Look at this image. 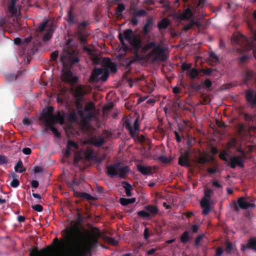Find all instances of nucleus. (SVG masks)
I'll return each mask as SVG.
<instances>
[{
    "label": "nucleus",
    "instance_id": "obj_62",
    "mask_svg": "<svg viewBox=\"0 0 256 256\" xmlns=\"http://www.w3.org/2000/svg\"><path fill=\"white\" fill-rule=\"evenodd\" d=\"M86 156L88 158L92 159L94 157V152L93 150H88L86 151Z\"/></svg>",
    "mask_w": 256,
    "mask_h": 256
},
{
    "label": "nucleus",
    "instance_id": "obj_11",
    "mask_svg": "<svg viewBox=\"0 0 256 256\" xmlns=\"http://www.w3.org/2000/svg\"><path fill=\"white\" fill-rule=\"evenodd\" d=\"M244 197H240L238 200L237 204L234 202V205L232 206L234 210L236 212L239 211V208L243 210H246L249 208H254L256 207L254 204L248 202L246 201Z\"/></svg>",
    "mask_w": 256,
    "mask_h": 256
},
{
    "label": "nucleus",
    "instance_id": "obj_34",
    "mask_svg": "<svg viewBox=\"0 0 256 256\" xmlns=\"http://www.w3.org/2000/svg\"><path fill=\"white\" fill-rule=\"evenodd\" d=\"M14 168L16 172H18L19 173H22L26 170L25 168H23V164L21 160H19L18 161L16 165L14 166Z\"/></svg>",
    "mask_w": 256,
    "mask_h": 256
},
{
    "label": "nucleus",
    "instance_id": "obj_10",
    "mask_svg": "<svg viewBox=\"0 0 256 256\" xmlns=\"http://www.w3.org/2000/svg\"><path fill=\"white\" fill-rule=\"evenodd\" d=\"M44 119L46 126L50 130L56 137L60 138V132L56 128L53 126V125L57 122L58 120L56 118L52 116L48 118L46 115H44Z\"/></svg>",
    "mask_w": 256,
    "mask_h": 256
},
{
    "label": "nucleus",
    "instance_id": "obj_42",
    "mask_svg": "<svg viewBox=\"0 0 256 256\" xmlns=\"http://www.w3.org/2000/svg\"><path fill=\"white\" fill-rule=\"evenodd\" d=\"M238 140L235 138H231L227 143V146L230 148H236L237 146Z\"/></svg>",
    "mask_w": 256,
    "mask_h": 256
},
{
    "label": "nucleus",
    "instance_id": "obj_48",
    "mask_svg": "<svg viewBox=\"0 0 256 256\" xmlns=\"http://www.w3.org/2000/svg\"><path fill=\"white\" fill-rule=\"evenodd\" d=\"M67 148L72 150V148L76 149H78V144L72 140H69L68 142Z\"/></svg>",
    "mask_w": 256,
    "mask_h": 256
},
{
    "label": "nucleus",
    "instance_id": "obj_20",
    "mask_svg": "<svg viewBox=\"0 0 256 256\" xmlns=\"http://www.w3.org/2000/svg\"><path fill=\"white\" fill-rule=\"evenodd\" d=\"M138 170L143 175L150 176L152 174V168L150 166L138 165Z\"/></svg>",
    "mask_w": 256,
    "mask_h": 256
},
{
    "label": "nucleus",
    "instance_id": "obj_31",
    "mask_svg": "<svg viewBox=\"0 0 256 256\" xmlns=\"http://www.w3.org/2000/svg\"><path fill=\"white\" fill-rule=\"evenodd\" d=\"M54 32V30L52 28H48L46 29V33L44 34L42 38V40L44 42H47L48 40L51 38L52 33Z\"/></svg>",
    "mask_w": 256,
    "mask_h": 256
},
{
    "label": "nucleus",
    "instance_id": "obj_58",
    "mask_svg": "<svg viewBox=\"0 0 256 256\" xmlns=\"http://www.w3.org/2000/svg\"><path fill=\"white\" fill-rule=\"evenodd\" d=\"M158 159L159 160L164 164H168L170 162V160L164 156H158Z\"/></svg>",
    "mask_w": 256,
    "mask_h": 256
},
{
    "label": "nucleus",
    "instance_id": "obj_38",
    "mask_svg": "<svg viewBox=\"0 0 256 256\" xmlns=\"http://www.w3.org/2000/svg\"><path fill=\"white\" fill-rule=\"evenodd\" d=\"M226 252L227 254H230L232 253V251L234 250V246L232 242L227 241L226 243Z\"/></svg>",
    "mask_w": 256,
    "mask_h": 256
},
{
    "label": "nucleus",
    "instance_id": "obj_55",
    "mask_svg": "<svg viewBox=\"0 0 256 256\" xmlns=\"http://www.w3.org/2000/svg\"><path fill=\"white\" fill-rule=\"evenodd\" d=\"M228 154L226 150H224L220 154L219 158L224 161L228 162V160L226 158V156H228Z\"/></svg>",
    "mask_w": 256,
    "mask_h": 256
},
{
    "label": "nucleus",
    "instance_id": "obj_53",
    "mask_svg": "<svg viewBox=\"0 0 256 256\" xmlns=\"http://www.w3.org/2000/svg\"><path fill=\"white\" fill-rule=\"evenodd\" d=\"M202 84V86H204L206 89H209L212 86V82L209 78H206Z\"/></svg>",
    "mask_w": 256,
    "mask_h": 256
},
{
    "label": "nucleus",
    "instance_id": "obj_32",
    "mask_svg": "<svg viewBox=\"0 0 256 256\" xmlns=\"http://www.w3.org/2000/svg\"><path fill=\"white\" fill-rule=\"evenodd\" d=\"M68 122H76L78 118V114L74 110L68 114Z\"/></svg>",
    "mask_w": 256,
    "mask_h": 256
},
{
    "label": "nucleus",
    "instance_id": "obj_50",
    "mask_svg": "<svg viewBox=\"0 0 256 256\" xmlns=\"http://www.w3.org/2000/svg\"><path fill=\"white\" fill-rule=\"evenodd\" d=\"M244 130V126L242 123H240L237 124V132L238 134L241 135Z\"/></svg>",
    "mask_w": 256,
    "mask_h": 256
},
{
    "label": "nucleus",
    "instance_id": "obj_57",
    "mask_svg": "<svg viewBox=\"0 0 256 256\" xmlns=\"http://www.w3.org/2000/svg\"><path fill=\"white\" fill-rule=\"evenodd\" d=\"M8 162V159L4 155L0 154V165L7 164Z\"/></svg>",
    "mask_w": 256,
    "mask_h": 256
},
{
    "label": "nucleus",
    "instance_id": "obj_13",
    "mask_svg": "<svg viewBox=\"0 0 256 256\" xmlns=\"http://www.w3.org/2000/svg\"><path fill=\"white\" fill-rule=\"evenodd\" d=\"M55 246L52 244L48 246L46 248L41 249L40 251L37 248H36L34 250H30V256H48L52 248Z\"/></svg>",
    "mask_w": 256,
    "mask_h": 256
},
{
    "label": "nucleus",
    "instance_id": "obj_59",
    "mask_svg": "<svg viewBox=\"0 0 256 256\" xmlns=\"http://www.w3.org/2000/svg\"><path fill=\"white\" fill-rule=\"evenodd\" d=\"M20 184V182L17 178H14L10 182V185L12 187L16 188H17Z\"/></svg>",
    "mask_w": 256,
    "mask_h": 256
},
{
    "label": "nucleus",
    "instance_id": "obj_37",
    "mask_svg": "<svg viewBox=\"0 0 256 256\" xmlns=\"http://www.w3.org/2000/svg\"><path fill=\"white\" fill-rule=\"evenodd\" d=\"M53 111H54V108L52 106L48 107V110H47V114L46 113L42 114L40 116V120L44 121V115H46L48 116V118H50V117L54 116L52 114Z\"/></svg>",
    "mask_w": 256,
    "mask_h": 256
},
{
    "label": "nucleus",
    "instance_id": "obj_28",
    "mask_svg": "<svg viewBox=\"0 0 256 256\" xmlns=\"http://www.w3.org/2000/svg\"><path fill=\"white\" fill-rule=\"evenodd\" d=\"M156 44L154 42H150L146 44L144 46H142V48H141V52L142 53L145 54L146 53L148 50L152 48H154V46H156Z\"/></svg>",
    "mask_w": 256,
    "mask_h": 256
},
{
    "label": "nucleus",
    "instance_id": "obj_26",
    "mask_svg": "<svg viewBox=\"0 0 256 256\" xmlns=\"http://www.w3.org/2000/svg\"><path fill=\"white\" fill-rule=\"evenodd\" d=\"M213 156H210L208 154L200 157L198 160V162L202 164L209 163L210 161L214 160Z\"/></svg>",
    "mask_w": 256,
    "mask_h": 256
},
{
    "label": "nucleus",
    "instance_id": "obj_52",
    "mask_svg": "<svg viewBox=\"0 0 256 256\" xmlns=\"http://www.w3.org/2000/svg\"><path fill=\"white\" fill-rule=\"evenodd\" d=\"M214 70H215L210 68H202L200 70L201 72H203L205 75L208 76H211Z\"/></svg>",
    "mask_w": 256,
    "mask_h": 256
},
{
    "label": "nucleus",
    "instance_id": "obj_19",
    "mask_svg": "<svg viewBox=\"0 0 256 256\" xmlns=\"http://www.w3.org/2000/svg\"><path fill=\"white\" fill-rule=\"evenodd\" d=\"M178 164L182 166L189 168L191 166L190 162L189 154L186 152L184 155H182L179 158Z\"/></svg>",
    "mask_w": 256,
    "mask_h": 256
},
{
    "label": "nucleus",
    "instance_id": "obj_23",
    "mask_svg": "<svg viewBox=\"0 0 256 256\" xmlns=\"http://www.w3.org/2000/svg\"><path fill=\"white\" fill-rule=\"evenodd\" d=\"M154 24V20L152 18H149L147 19L146 22L143 28V33L145 36L148 34L151 29L150 28Z\"/></svg>",
    "mask_w": 256,
    "mask_h": 256
},
{
    "label": "nucleus",
    "instance_id": "obj_45",
    "mask_svg": "<svg viewBox=\"0 0 256 256\" xmlns=\"http://www.w3.org/2000/svg\"><path fill=\"white\" fill-rule=\"evenodd\" d=\"M133 14L136 17L144 16H146V12L144 10H135L133 12Z\"/></svg>",
    "mask_w": 256,
    "mask_h": 256
},
{
    "label": "nucleus",
    "instance_id": "obj_2",
    "mask_svg": "<svg viewBox=\"0 0 256 256\" xmlns=\"http://www.w3.org/2000/svg\"><path fill=\"white\" fill-rule=\"evenodd\" d=\"M102 66L104 68H94L92 70L90 78V82H98L100 80L104 82L107 80L109 76V70L113 73H116L117 71L116 64L108 58H103Z\"/></svg>",
    "mask_w": 256,
    "mask_h": 256
},
{
    "label": "nucleus",
    "instance_id": "obj_40",
    "mask_svg": "<svg viewBox=\"0 0 256 256\" xmlns=\"http://www.w3.org/2000/svg\"><path fill=\"white\" fill-rule=\"evenodd\" d=\"M125 10V6L122 3L118 4V7L116 8V13L118 15H121Z\"/></svg>",
    "mask_w": 256,
    "mask_h": 256
},
{
    "label": "nucleus",
    "instance_id": "obj_6",
    "mask_svg": "<svg viewBox=\"0 0 256 256\" xmlns=\"http://www.w3.org/2000/svg\"><path fill=\"white\" fill-rule=\"evenodd\" d=\"M204 196L200 202V206L203 209L202 214L207 215L210 210V199L211 196L214 194V191L210 188H206L204 190Z\"/></svg>",
    "mask_w": 256,
    "mask_h": 256
},
{
    "label": "nucleus",
    "instance_id": "obj_14",
    "mask_svg": "<svg viewBox=\"0 0 256 256\" xmlns=\"http://www.w3.org/2000/svg\"><path fill=\"white\" fill-rule=\"evenodd\" d=\"M124 126L128 130L129 133L132 137H134L136 132L139 130L140 124L138 119L134 120V129L132 126L129 120H127L124 122Z\"/></svg>",
    "mask_w": 256,
    "mask_h": 256
},
{
    "label": "nucleus",
    "instance_id": "obj_60",
    "mask_svg": "<svg viewBox=\"0 0 256 256\" xmlns=\"http://www.w3.org/2000/svg\"><path fill=\"white\" fill-rule=\"evenodd\" d=\"M32 208L38 212H41L43 210V207L39 204L32 206Z\"/></svg>",
    "mask_w": 256,
    "mask_h": 256
},
{
    "label": "nucleus",
    "instance_id": "obj_8",
    "mask_svg": "<svg viewBox=\"0 0 256 256\" xmlns=\"http://www.w3.org/2000/svg\"><path fill=\"white\" fill-rule=\"evenodd\" d=\"M88 24V21L84 20L79 23L78 26L76 36L80 42L82 44H87V36L86 32L82 28H86Z\"/></svg>",
    "mask_w": 256,
    "mask_h": 256
},
{
    "label": "nucleus",
    "instance_id": "obj_36",
    "mask_svg": "<svg viewBox=\"0 0 256 256\" xmlns=\"http://www.w3.org/2000/svg\"><path fill=\"white\" fill-rule=\"evenodd\" d=\"M169 25V21L166 18H164L158 24V26L159 29H166Z\"/></svg>",
    "mask_w": 256,
    "mask_h": 256
},
{
    "label": "nucleus",
    "instance_id": "obj_63",
    "mask_svg": "<svg viewBox=\"0 0 256 256\" xmlns=\"http://www.w3.org/2000/svg\"><path fill=\"white\" fill-rule=\"evenodd\" d=\"M210 58L212 60L215 62H217L219 60L218 57L214 52L210 54Z\"/></svg>",
    "mask_w": 256,
    "mask_h": 256
},
{
    "label": "nucleus",
    "instance_id": "obj_29",
    "mask_svg": "<svg viewBox=\"0 0 256 256\" xmlns=\"http://www.w3.org/2000/svg\"><path fill=\"white\" fill-rule=\"evenodd\" d=\"M130 171V168L128 166L119 168L118 175L120 178H124Z\"/></svg>",
    "mask_w": 256,
    "mask_h": 256
},
{
    "label": "nucleus",
    "instance_id": "obj_17",
    "mask_svg": "<svg viewBox=\"0 0 256 256\" xmlns=\"http://www.w3.org/2000/svg\"><path fill=\"white\" fill-rule=\"evenodd\" d=\"M87 93L85 86L80 84L76 87L74 91V96L76 98L84 99V96Z\"/></svg>",
    "mask_w": 256,
    "mask_h": 256
},
{
    "label": "nucleus",
    "instance_id": "obj_16",
    "mask_svg": "<svg viewBox=\"0 0 256 256\" xmlns=\"http://www.w3.org/2000/svg\"><path fill=\"white\" fill-rule=\"evenodd\" d=\"M18 0H10L8 4V12L16 18L20 15V11L16 6Z\"/></svg>",
    "mask_w": 256,
    "mask_h": 256
},
{
    "label": "nucleus",
    "instance_id": "obj_4",
    "mask_svg": "<svg viewBox=\"0 0 256 256\" xmlns=\"http://www.w3.org/2000/svg\"><path fill=\"white\" fill-rule=\"evenodd\" d=\"M165 49L162 46L156 44V46L146 55V57L153 62L166 60Z\"/></svg>",
    "mask_w": 256,
    "mask_h": 256
},
{
    "label": "nucleus",
    "instance_id": "obj_24",
    "mask_svg": "<svg viewBox=\"0 0 256 256\" xmlns=\"http://www.w3.org/2000/svg\"><path fill=\"white\" fill-rule=\"evenodd\" d=\"M73 8L71 6L68 12V18L67 22L69 24H76L77 21L76 20L75 16L72 13Z\"/></svg>",
    "mask_w": 256,
    "mask_h": 256
},
{
    "label": "nucleus",
    "instance_id": "obj_21",
    "mask_svg": "<svg viewBox=\"0 0 256 256\" xmlns=\"http://www.w3.org/2000/svg\"><path fill=\"white\" fill-rule=\"evenodd\" d=\"M84 50L86 52L88 56L94 62H97L98 60V58L95 53L94 50L89 48L88 46H84Z\"/></svg>",
    "mask_w": 256,
    "mask_h": 256
},
{
    "label": "nucleus",
    "instance_id": "obj_12",
    "mask_svg": "<svg viewBox=\"0 0 256 256\" xmlns=\"http://www.w3.org/2000/svg\"><path fill=\"white\" fill-rule=\"evenodd\" d=\"M62 80L67 83L74 84L78 82V78L73 75L72 72L70 70H63Z\"/></svg>",
    "mask_w": 256,
    "mask_h": 256
},
{
    "label": "nucleus",
    "instance_id": "obj_25",
    "mask_svg": "<svg viewBox=\"0 0 256 256\" xmlns=\"http://www.w3.org/2000/svg\"><path fill=\"white\" fill-rule=\"evenodd\" d=\"M122 184L126 190V196H132V190H133L132 186L126 181H122Z\"/></svg>",
    "mask_w": 256,
    "mask_h": 256
},
{
    "label": "nucleus",
    "instance_id": "obj_7",
    "mask_svg": "<svg viewBox=\"0 0 256 256\" xmlns=\"http://www.w3.org/2000/svg\"><path fill=\"white\" fill-rule=\"evenodd\" d=\"M134 52L135 57L140 60H142V56L139 54L140 50L142 48V43L140 38L139 35H134L132 36V38L129 42Z\"/></svg>",
    "mask_w": 256,
    "mask_h": 256
},
{
    "label": "nucleus",
    "instance_id": "obj_35",
    "mask_svg": "<svg viewBox=\"0 0 256 256\" xmlns=\"http://www.w3.org/2000/svg\"><path fill=\"white\" fill-rule=\"evenodd\" d=\"M180 242L183 244H186L190 240L189 232L185 231L180 237Z\"/></svg>",
    "mask_w": 256,
    "mask_h": 256
},
{
    "label": "nucleus",
    "instance_id": "obj_56",
    "mask_svg": "<svg viewBox=\"0 0 256 256\" xmlns=\"http://www.w3.org/2000/svg\"><path fill=\"white\" fill-rule=\"evenodd\" d=\"M244 118L246 122H253L254 116L248 113L244 112L243 114Z\"/></svg>",
    "mask_w": 256,
    "mask_h": 256
},
{
    "label": "nucleus",
    "instance_id": "obj_54",
    "mask_svg": "<svg viewBox=\"0 0 256 256\" xmlns=\"http://www.w3.org/2000/svg\"><path fill=\"white\" fill-rule=\"evenodd\" d=\"M82 198H84L86 200H95V198L94 196H92L89 194H88L86 192H82Z\"/></svg>",
    "mask_w": 256,
    "mask_h": 256
},
{
    "label": "nucleus",
    "instance_id": "obj_3",
    "mask_svg": "<svg viewBox=\"0 0 256 256\" xmlns=\"http://www.w3.org/2000/svg\"><path fill=\"white\" fill-rule=\"evenodd\" d=\"M72 40L69 39L66 43L67 49L64 51L63 56H60V60L63 64H64L66 61L73 65L80 61L78 52L74 50L70 46Z\"/></svg>",
    "mask_w": 256,
    "mask_h": 256
},
{
    "label": "nucleus",
    "instance_id": "obj_22",
    "mask_svg": "<svg viewBox=\"0 0 256 256\" xmlns=\"http://www.w3.org/2000/svg\"><path fill=\"white\" fill-rule=\"evenodd\" d=\"M246 248L252 249L256 250V239L254 238H250L246 245L242 246V251H244Z\"/></svg>",
    "mask_w": 256,
    "mask_h": 256
},
{
    "label": "nucleus",
    "instance_id": "obj_51",
    "mask_svg": "<svg viewBox=\"0 0 256 256\" xmlns=\"http://www.w3.org/2000/svg\"><path fill=\"white\" fill-rule=\"evenodd\" d=\"M190 87L194 90L199 92L202 88V84L192 83L190 84Z\"/></svg>",
    "mask_w": 256,
    "mask_h": 256
},
{
    "label": "nucleus",
    "instance_id": "obj_5",
    "mask_svg": "<svg viewBox=\"0 0 256 256\" xmlns=\"http://www.w3.org/2000/svg\"><path fill=\"white\" fill-rule=\"evenodd\" d=\"M234 148L240 154V155L232 157L230 158V162L228 165L232 168H235L236 166L244 168V160L246 159V152L240 146H236Z\"/></svg>",
    "mask_w": 256,
    "mask_h": 256
},
{
    "label": "nucleus",
    "instance_id": "obj_18",
    "mask_svg": "<svg viewBox=\"0 0 256 256\" xmlns=\"http://www.w3.org/2000/svg\"><path fill=\"white\" fill-rule=\"evenodd\" d=\"M134 36L133 34V31L131 29H127L124 31L123 34L121 32H120L118 36V38L121 44L123 45L124 44V39L130 42V40L132 38V36Z\"/></svg>",
    "mask_w": 256,
    "mask_h": 256
},
{
    "label": "nucleus",
    "instance_id": "obj_64",
    "mask_svg": "<svg viewBox=\"0 0 256 256\" xmlns=\"http://www.w3.org/2000/svg\"><path fill=\"white\" fill-rule=\"evenodd\" d=\"M204 238V235H199L198 236L194 241V245L196 246H198L200 245V242Z\"/></svg>",
    "mask_w": 256,
    "mask_h": 256
},
{
    "label": "nucleus",
    "instance_id": "obj_46",
    "mask_svg": "<svg viewBox=\"0 0 256 256\" xmlns=\"http://www.w3.org/2000/svg\"><path fill=\"white\" fill-rule=\"evenodd\" d=\"M95 110L94 104L90 102L86 104L84 108V110L86 112H90Z\"/></svg>",
    "mask_w": 256,
    "mask_h": 256
},
{
    "label": "nucleus",
    "instance_id": "obj_47",
    "mask_svg": "<svg viewBox=\"0 0 256 256\" xmlns=\"http://www.w3.org/2000/svg\"><path fill=\"white\" fill-rule=\"evenodd\" d=\"M80 184V181L77 178H74L72 181L68 182V186L70 188H73L75 186H78Z\"/></svg>",
    "mask_w": 256,
    "mask_h": 256
},
{
    "label": "nucleus",
    "instance_id": "obj_43",
    "mask_svg": "<svg viewBox=\"0 0 256 256\" xmlns=\"http://www.w3.org/2000/svg\"><path fill=\"white\" fill-rule=\"evenodd\" d=\"M105 143V140L103 138H100L93 142V144L96 147H100Z\"/></svg>",
    "mask_w": 256,
    "mask_h": 256
},
{
    "label": "nucleus",
    "instance_id": "obj_39",
    "mask_svg": "<svg viewBox=\"0 0 256 256\" xmlns=\"http://www.w3.org/2000/svg\"><path fill=\"white\" fill-rule=\"evenodd\" d=\"M134 62V59L126 58L122 62V65L128 69H130L131 67V65Z\"/></svg>",
    "mask_w": 256,
    "mask_h": 256
},
{
    "label": "nucleus",
    "instance_id": "obj_49",
    "mask_svg": "<svg viewBox=\"0 0 256 256\" xmlns=\"http://www.w3.org/2000/svg\"><path fill=\"white\" fill-rule=\"evenodd\" d=\"M48 22V20H46L44 22L40 24V26L38 28L37 30L39 32H42L45 30Z\"/></svg>",
    "mask_w": 256,
    "mask_h": 256
},
{
    "label": "nucleus",
    "instance_id": "obj_1",
    "mask_svg": "<svg viewBox=\"0 0 256 256\" xmlns=\"http://www.w3.org/2000/svg\"><path fill=\"white\" fill-rule=\"evenodd\" d=\"M96 231L89 232V236L83 233L76 226L66 228L62 230L63 239L60 241L57 238L53 242L58 245L68 247L74 256H88L92 250L98 244L100 232L98 228Z\"/></svg>",
    "mask_w": 256,
    "mask_h": 256
},
{
    "label": "nucleus",
    "instance_id": "obj_44",
    "mask_svg": "<svg viewBox=\"0 0 256 256\" xmlns=\"http://www.w3.org/2000/svg\"><path fill=\"white\" fill-rule=\"evenodd\" d=\"M84 99L76 98L75 104L77 110H82L83 108L82 100Z\"/></svg>",
    "mask_w": 256,
    "mask_h": 256
},
{
    "label": "nucleus",
    "instance_id": "obj_61",
    "mask_svg": "<svg viewBox=\"0 0 256 256\" xmlns=\"http://www.w3.org/2000/svg\"><path fill=\"white\" fill-rule=\"evenodd\" d=\"M206 172L210 174H214L219 172V170L217 168H208L206 169Z\"/></svg>",
    "mask_w": 256,
    "mask_h": 256
},
{
    "label": "nucleus",
    "instance_id": "obj_15",
    "mask_svg": "<svg viewBox=\"0 0 256 256\" xmlns=\"http://www.w3.org/2000/svg\"><path fill=\"white\" fill-rule=\"evenodd\" d=\"M120 162H117L114 164H110L106 166L107 174L110 177L114 178L118 175Z\"/></svg>",
    "mask_w": 256,
    "mask_h": 256
},
{
    "label": "nucleus",
    "instance_id": "obj_41",
    "mask_svg": "<svg viewBox=\"0 0 256 256\" xmlns=\"http://www.w3.org/2000/svg\"><path fill=\"white\" fill-rule=\"evenodd\" d=\"M201 72L200 70H199L196 68H192L190 70V72L189 74L190 76L192 79H194L197 78V76L199 75L200 72Z\"/></svg>",
    "mask_w": 256,
    "mask_h": 256
},
{
    "label": "nucleus",
    "instance_id": "obj_9",
    "mask_svg": "<svg viewBox=\"0 0 256 256\" xmlns=\"http://www.w3.org/2000/svg\"><path fill=\"white\" fill-rule=\"evenodd\" d=\"M145 210H140L137 212L138 216L144 218H148L151 215L156 216L158 212V208L154 205L148 204L144 206Z\"/></svg>",
    "mask_w": 256,
    "mask_h": 256
},
{
    "label": "nucleus",
    "instance_id": "obj_30",
    "mask_svg": "<svg viewBox=\"0 0 256 256\" xmlns=\"http://www.w3.org/2000/svg\"><path fill=\"white\" fill-rule=\"evenodd\" d=\"M254 76L252 71L246 70L244 76L243 80L245 84H248V82L253 78Z\"/></svg>",
    "mask_w": 256,
    "mask_h": 256
},
{
    "label": "nucleus",
    "instance_id": "obj_33",
    "mask_svg": "<svg viewBox=\"0 0 256 256\" xmlns=\"http://www.w3.org/2000/svg\"><path fill=\"white\" fill-rule=\"evenodd\" d=\"M136 199L134 198H120V204L124 206L133 204L136 202Z\"/></svg>",
    "mask_w": 256,
    "mask_h": 256
},
{
    "label": "nucleus",
    "instance_id": "obj_27",
    "mask_svg": "<svg viewBox=\"0 0 256 256\" xmlns=\"http://www.w3.org/2000/svg\"><path fill=\"white\" fill-rule=\"evenodd\" d=\"M192 16V12L190 8H188L185 10L184 12L180 15V18L182 20H189Z\"/></svg>",
    "mask_w": 256,
    "mask_h": 256
}]
</instances>
